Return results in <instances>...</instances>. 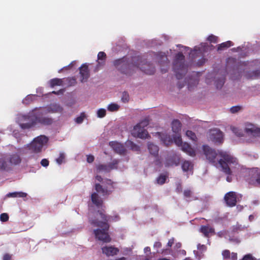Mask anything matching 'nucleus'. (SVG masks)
Segmentation results:
<instances>
[{"label": "nucleus", "mask_w": 260, "mask_h": 260, "mask_svg": "<svg viewBox=\"0 0 260 260\" xmlns=\"http://www.w3.org/2000/svg\"><path fill=\"white\" fill-rule=\"evenodd\" d=\"M62 110V108L57 104H51L43 108H36L27 115L23 116L25 122L20 123V126L23 129H27L38 123L44 125H51L53 123V119L44 116V115L48 113H61Z\"/></svg>", "instance_id": "f257e3e1"}, {"label": "nucleus", "mask_w": 260, "mask_h": 260, "mask_svg": "<svg viewBox=\"0 0 260 260\" xmlns=\"http://www.w3.org/2000/svg\"><path fill=\"white\" fill-rule=\"evenodd\" d=\"M98 214L100 216L102 221L89 218V222L92 225L101 228V229H98L93 231L95 238L105 243L110 242L111 239L108 233L110 226L108 222L113 220V217L106 215L104 210H98Z\"/></svg>", "instance_id": "f03ea898"}, {"label": "nucleus", "mask_w": 260, "mask_h": 260, "mask_svg": "<svg viewBox=\"0 0 260 260\" xmlns=\"http://www.w3.org/2000/svg\"><path fill=\"white\" fill-rule=\"evenodd\" d=\"M187 66L185 64V56L181 52L177 53L173 60V69L178 79H181L187 72Z\"/></svg>", "instance_id": "7ed1b4c3"}, {"label": "nucleus", "mask_w": 260, "mask_h": 260, "mask_svg": "<svg viewBox=\"0 0 260 260\" xmlns=\"http://www.w3.org/2000/svg\"><path fill=\"white\" fill-rule=\"evenodd\" d=\"M219 154L222 157L218 160V163L222 168V171L226 174L230 175L232 171L230 166H236L238 164L237 159L226 152H220Z\"/></svg>", "instance_id": "20e7f679"}, {"label": "nucleus", "mask_w": 260, "mask_h": 260, "mask_svg": "<svg viewBox=\"0 0 260 260\" xmlns=\"http://www.w3.org/2000/svg\"><path fill=\"white\" fill-rule=\"evenodd\" d=\"M134 66L139 68L142 72L148 75H152L155 72L154 66L150 62H147L142 56L133 57Z\"/></svg>", "instance_id": "39448f33"}, {"label": "nucleus", "mask_w": 260, "mask_h": 260, "mask_svg": "<svg viewBox=\"0 0 260 260\" xmlns=\"http://www.w3.org/2000/svg\"><path fill=\"white\" fill-rule=\"evenodd\" d=\"M48 139L45 136H40L34 139L28 146V149L32 152L39 153L42 150L43 146L47 143Z\"/></svg>", "instance_id": "423d86ee"}, {"label": "nucleus", "mask_w": 260, "mask_h": 260, "mask_svg": "<svg viewBox=\"0 0 260 260\" xmlns=\"http://www.w3.org/2000/svg\"><path fill=\"white\" fill-rule=\"evenodd\" d=\"M208 137V139L215 144H220L223 141V133L217 128L210 129Z\"/></svg>", "instance_id": "0eeeda50"}, {"label": "nucleus", "mask_w": 260, "mask_h": 260, "mask_svg": "<svg viewBox=\"0 0 260 260\" xmlns=\"http://www.w3.org/2000/svg\"><path fill=\"white\" fill-rule=\"evenodd\" d=\"M107 184L108 186L103 187L101 184L97 183L95 185V189L96 191L102 194L103 196H108L112 192L114 188L113 187V182L111 181V180H107Z\"/></svg>", "instance_id": "6e6552de"}, {"label": "nucleus", "mask_w": 260, "mask_h": 260, "mask_svg": "<svg viewBox=\"0 0 260 260\" xmlns=\"http://www.w3.org/2000/svg\"><path fill=\"white\" fill-rule=\"evenodd\" d=\"M203 149L206 158L212 164L216 165V157L217 155L216 151L207 145H204Z\"/></svg>", "instance_id": "1a4fd4ad"}, {"label": "nucleus", "mask_w": 260, "mask_h": 260, "mask_svg": "<svg viewBox=\"0 0 260 260\" xmlns=\"http://www.w3.org/2000/svg\"><path fill=\"white\" fill-rule=\"evenodd\" d=\"M132 135L136 138L142 139L147 138L149 136L148 132L138 124L134 126Z\"/></svg>", "instance_id": "9d476101"}, {"label": "nucleus", "mask_w": 260, "mask_h": 260, "mask_svg": "<svg viewBox=\"0 0 260 260\" xmlns=\"http://www.w3.org/2000/svg\"><path fill=\"white\" fill-rule=\"evenodd\" d=\"M114 66L122 73L126 75H130L131 72L128 71L129 65L125 62L124 59H119L114 61Z\"/></svg>", "instance_id": "9b49d317"}, {"label": "nucleus", "mask_w": 260, "mask_h": 260, "mask_svg": "<svg viewBox=\"0 0 260 260\" xmlns=\"http://www.w3.org/2000/svg\"><path fill=\"white\" fill-rule=\"evenodd\" d=\"M224 200L227 206L229 207L235 206L237 203V196L236 192L230 191L226 193L224 197Z\"/></svg>", "instance_id": "f8f14e48"}, {"label": "nucleus", "mask_w": 260, "mask_h": 260, "mask_svg": "<svg viewBox=\"0 0 260 260\" xmlns=\"http://www.w3.org/2000/svg\"><path fill=\"white\" fill-rule=\"evenodd\" d=\"M109 145L117 153L120 155H124L126 153V150L123 144L116 141H111L109 142Z\"/></svg>", "instance_id": "ddd939ff"}, {"label": "nucleus", "mask_w": 260, "mask_h": 260, "mask_svg": "<svg viewBox=\"0 0 260 260\" xmlns=\"http://www.w3.org/2000/svg\"><path fill=\"white\" fill-rule=\"evenodd\" d=\"M80 74L81 76V81L82 82L87 81L89 77V71L88 65L86 63L83 64L79 68Z\"/></svg>", "instance_id": "4468645a"}, {"label": "nucleus", "mask_w": 260, "mask_h": 260, "mask_svg": "<svg viewBox=\"0 0 260 260\" xmlns=\"http://www.w3.org/2000/svg\"><path fill=\"white\" fill-rule=\"evenodd\" d=\"M102 252L107 256L117 255L119 250L118 248L113 246H104L102 248Z\"/></svg>", "instance_id": "2eb2a0df"}, {"label": "nucleus", "mask_w": 260, "mask_h": 260, "mask_svg": "<svg viewBox=\"0 0 260 260\" xmlns=\"http://www.w3.org/2000/svg\"><path fill=\"white\" fill-rule=\"evenodd\" d=\"M7 160L11 166L18 165L21 162V158L17 153H13L9 155Z\"/></svg>", "instance_id": "dca6fc26"}, {"label": "nucleus", "mask_w": 260, "mask_h": 260, "mask_svg": "<svg viewBox=\"0 0 260 260\" xmlns=\"http://www.w3.org/2000/svg\"><path fill=\"white\" fill-rule=\"evenodd\" d=\"M158 62L160 63L161 66H164L166 67H167L166 69L161 68V72L162 73H166L168 70V67L169 66L170 61L167 56L165 54H161L160 56V59L158 61Z\"/></svg>", "instance_id": "f3484780"}, {"label": "nucleus", "mask_w": 260, "mask_h": 260, "mask_svg": "<svg viewBox=\"0 0 260 260\" xmlns=\"http://www.w3.org/2000/svg\"><path fill=\"white\" fill-rule=\"evenodd\" d=\"M106 58L107 55L104 52L101 51L98 53L96 69H98L101 66H103L105 64Z\"/></svg>", "instance_id": "a211bd4d"}, {"label": "nucleus", "mask_w": 260, "mask_h": 260, "mask_svg": "<svg viewBox=\"0 0 260 260\" xmlns=\"http://www.w3.org/2000/svg\"><path fill=\"white\" fill-rule=\"evenodd\" d=\"M181 149L190 156H194L196 152L191 146L187 143H184L181 146Z\"/></svg>", "instance_id": "6ab92c4d"}, {"label": "nucleus", "mask_w": 260, "mask_h": 260, "mask_svg": "<svg viewBox=\"0 0 260 260\" xmlns=\"http://www.w3.org/2000/svg\"><path fill=\"white\" fill-rule=\"evenodd\" d=\"M148 149L149 153L155 157H157L159 151L158 147L151 142L148 143Z\"/></svg>", "instance_id": "aec40b11"}, {"label": "nucleus", "mask_w": 260, "mask_h": 260, "mask_svg": "<svg viewBox=\"0 0 260 260\" xmlns=\"http://www.w3.org/2000/svg\"><path fill=\"white\" fill-rule=\"evenodd\" d=\"M91 200L93 204L98 207L102 206L103 204V200L100 198L96 192H93L91 194Z\"/></svg>", "instance_id": "412c9836"}, {"label": "nucleus", "mask_w": 260, "mask_h": 260, "mask_svg": "<svg viewBox=\"0 0 260 260\" xmlns=\"http://www.w3.org/2000/svg\"><path fill=\"white\" fill-rule=\"evenodd\" d=\"M200 232L203 233L204 236L208 237L210 234L214 233V230L208 225H202L200 228Z\"/></svg>", "instance_id": "4be33fe9"}, {"label": "nucleus", "mask_w": 260, "mask_h": 260, "mask_svg": "<svg viewBox=\"0 0 260 260\" xmlns=\"http://www.w3.org/2000/svg\"><path fill=\"white\" fill-rule=\"evenodd\" d=\"M181 123L178 119L174 120L172 122V128L173 132L178 133L181 131Z\"/></svg>", "instance_id": "5701e85b"}, {"label": "nucleus", "mask_w": 260, "mask_h": 260, "mask_svg": "<svg viewBox=\"0 0 260 260\" xmlns=\"http://www.w3.org/2000/svg\"><path fill=\"white\" fill-rule=\"evenodd\" d=\"M125 145L133 151H139L140 150V147L131 140H127L125 142Z\"/></svg>", "instance_id": "b1692460"}, {"label": "nucleus", "mask_w": 260, "mask_h": 260, "mask_svg": "<svg viewBox=\"0 0 260 260\" xmlns=\"http://www.w3.org/2000/svg\"><path fill=\"white\" fill-rule=\"evenodd\" d=\"M62 79L57 78L52 79L49 81L50 86L52 88L55 86H60L62 84Z\"/></svg>", "instance_id": "393cba45"}, {"label": "nucleus", "mask_w": 260, "mask_h": 260, "mask_svg": "<svg viewBox=\"0 0 260 260\" xmlns=\"http://www.w3.org/2000/svg\"><path fill=\"white\" fill-rule=\"evenodd\" d=\"M260 76V71L256 70L246 74L245 76L248 79H256Z\"/></svg>", "instance_id": "a878e982"}, {"label": "nucleus", "mask_w": 260, "mask_h": 260, "mask_svg": "<svg viewBox=\"0 0 260 260\" xmlns=\"http://www.w3.org/2000/svg\"><path fill=\"white\" fill-rule=\"evenodd\" d=\"M233 45V43L231 41H228L221 43L218 45L217 50H222L224 49L229 48Z\"/></svg>", "instance_id": "bb28decb"}, {"label": "nucleus", "mask_w": 260, "mask_h": 260, "mask_svg": "<svg viewBox=\"0 0 260 260\" xmlns=\"http://www.w3.org/2000/svg\"><path fill=\"white\" fill-rule=\"evenodd\" d=\"M97 172H109V167L106 164H99L96 167Z\"/></svg>", "instance_id": "cd10ccee"}, {"label": "nucleus", "mask_w": 260, "mask_h": 260, "mask_svg": "<svg viewBox=\"0 0 260 260\" xmlns=\"http://www.w3.org/2000/svg\"><path fill=\"white\" fill-rule=\"evenodd\" d=\"M161 140L166 146H168L173 142L172 139L171 138L170 136L168 135H162L161 136Z\"/></svg>", "instance_id": "c85d7f7f"}, {"label": "nucleus", "mask_w": 260, "mask_h": 260, "mask_svg": "<svg viewBox=\"0 0 260 260\" xmlns=\"http://www.w3.org/2000/svg\"><path fill=\"white\" fill-rule=\"evenodd\" d=\"M37 97L36 95H28L23 100V103L25 105H29Z\"/></svg>", "instance_id": "c756f323"}, {"label": "nucleus", "mask_w": 260, "mask_h": 260, "mask_svg": "<svg viewBox=\"0 0 260 260\" xmlns=\"http://www.w3.org/2000/svg\"><path fill=\"white\" fill-rule=\"evenodd\" d=\"M0 169L8 171L11 170V168L5 160L0 159Z\"/></svg>", "instance_id": "7c9ffc66"}, {"label": "nucleus", "mask_w": 260, "mask_h": 260, "mask_svg": "<svg viewBox=\"0 0 260 260\" xmlns=\"http://www.w3.org/2000/svg\"><path fill=\"white\" fill-rule=\"evenodd\" d=\"M119 162V160L114 159L111 162H110L108 165V167H109V172L112 170L117 169Z\"/></svg>", "instance_id": "2f4dec72"}, {"label": "nucleus", "mask_w": 260, "mask_h": 260, "mask_svg": "<svg viewBox=\"0 0 260 260\" xmlns=\"http://www.w3.org/2000/svg\"><path fill=\"white\" fill-rule=\"evenodd\" d=\"M119 107H120L118 104L115 103H111L110 105H109L107 109L110 112H114L118 111L119 109Z\"/></svg>", "instance_id": "473e14b6"}, {"label": "nucleus", "mask_w": 260, "mask_h": 260, "mask_svg": "<svg viewBox=\"0 0 260 260\" xmlns=\"http://www.w3.org/2000/svg\"><path fill=\"white\" fill-rule=\"evenodd\" d=\"M191 167V163L189 161H184L182 164V169L183 171H188Z\"/></svg>", "instance_id": "72a5a7b5"}, {"label": "nucleus", "mask_w": 260, "mask_h": 260, "mask_svg": "<svg viewBox=\"0 0 260 260\" xmlns=\"http://www.w3.org/2000/svg\"><path fill=\"white\" fill-rule=\"evenodd\" d=\"M167 177V176L165 175H160L156 179L157 183L160 185H162L165 183Z\"/></svg>", "instance_id": "f704fd0d"}, {"label": "nucleus", "mask_w": 260, "mask_h": 260, "mask_svg": "<svg viewBox=\"0 0 260 260\" xmlns=\"http://www.w3.org/2000/svg\"><path fill=\"white\" fill-rule=\"evenodd\" d=\"M216 86L217 89H220L224 85L225 82V78L221 77V78L216 81Z\"/></svg>", "instance_id": "c9c22d12"}, {"label": "nucleus", "mask_w": 260, "mask_h": 260, "mask_svg": "<svg viewBox=\"0 0 260 260\" xmlns=\"http://www.w3.org/2000/svg\"><path fill=\"white\" fill-rule=\"evenodd\" d=\"M186 135L187 137L193 141H196L197 140V138L195 133L191 131H187L186 132Z\"/></svg>", "instance_id": "e433bc0d"}, {"label": "nucleus", "mask_w": 260, "mask_h": 260, "mask_svg": "<svg viewBox=\"0 0 260 260\" xmlns=\"http://www.w3.org/2000/svg\"><path fill=\"white\" fill-rule=\"evenodd\" d=\"M165 165L166 167H169L174 165H177V164L175 163V160L173 158H168L166 159Z\"/></svg>", "instance_id": "4c0bfd02"}, {"label": "nucleus", "mask_w": 260, "mask_h": 260, "mask_svg": "<svg viewBox=\"0 0 260 260\" xmlns=\"http://www.w3.org/2000/svg\"><path fill=\"white\" fill-rule=\"evenodd\" d=\"M257 176L255 178V181H253V180H251L249 181V183L252 184L254 186H259L260 185V174H257Z\"/></svg>", "instance_id": "58836bf2"}, {"label": "nucleus", "mask_w": 260, "mask_h": 260, "mask_svg": "<svg viewBox=\"0 0 260 260\" xmlns=\"http://www.w3.org/2000/svg\"><path fill=\"white\" fill-rule=\"evenodd\" d=\"M65 155L63 153H60L58 158L56 159V161L58 165H61L64 162Z\"/></svg>", "instance_id": "ea45409f"}, {"label": "nucleus", "mask_w": 260, "mask_h": 260, "mask_svg": "<svg viewBox=\"0 0 260 260\" xmlns=\"http://www.w3.org/2000/svg\"><path fill=\"white\" fill-rule=\"evenodd\" d=\"M106 114V111L105 109H100L97 112L98 117L99 118H103L105 116Z\"/></svg>", "instance_id": "a19ab883"}, {"label": "nucleus", "mask_w": 260, "mask_h": 260, "mask_svg": "<svg viewBox=\"0 0 260 260\" xmlns=\"http://www.w3.org/2000/svg\"><path fill=\"white\" fill-rule=\"evenodd\" d=\"M121 101L123 103H127L129 101V94L127 92L124 91L121 96Z\"/></svg>", "instance_id": "79ce46f5"}, {"label": "nucleus", "mask_w": 260, "mask_h": 260, "mask_svg": "<svg viewBox=\"0 0 260 260\" xmlns=\"http://www.w3.org/2000/svg\"><path fill=\"white\" fill-rule=\"evenodd\" d=\"M85 117V113H81V115L77 117L75 119V121L77 123H79V124L83 122Z\"/></svg>", "instance_id": "37998d69"}, {"label": "nucleus", "mask_w": 260, "mask_h": 260, "mask_svg": "<svg viewBox=\"0 0 260 260\" xmlns=\"http://www.w3.org/2000/svg\"><path fill=\"white\" fill-rule=\"evenodd\" d=\"M232 132L235 134L238 137H241L243 136L242 132L238 128L233 127L232 128Z\"/></svg>", "instance_id": "c03bdc74"}, {"label": "nucleus", "mask_w": 260, "mask_h": 260, "mask_svg": "<svg viewBox=\"0 0 260 260\" xmlns=\"http://www.w3.org/2000/svg\"><path fill=\"white\" fill-rule=\"evenodd\" d=\"M217 40H218L217 37H216L213 35H210L207 38V40L208 41H209L211 43H216L217 42Z\"/></svg>", "instance_id": "a18cd8bd"}, {"label": "nucleus", "mask_w": 260, "mask_h": 260, "mask_svg": "<svg viewBox=\"0 0 260 260\" xmlns=\"http://www.w3.org/2000/svg\"><path fill=\"white\" fill-rule=\"evenodd\" d=\"M0 220L2 222H6L9 220V215L7 213H4L0 215Z\"/></svg>", "instance_id": "49530a36"}, {"label": "nucleus", "mask_w": 260, "mask_h": 260, "mask_svg": "<svg viewBox=\"0 0 260 260\" xmlns=\"http://www.w3.org/2000/svg\"><path fill=\"white\" fill-rule=\"evenodd\" d=\"M174 142L175 144L178 146H182L183 143H182V139L180 136H177L174 138Z\"/></svg>", "instance_id": "de8ad7c7"}, {"label": "nucleus", "mask_w": 260, "mask_h": 260, "mask_svg": "<svg viewBox=\"0 0 260 260\" xmlns=\"http://www.w3.org/2000/svg\"><path fill=\"white\" fill-rule=\"evenodd\" d=\"M192 192L190 189H185L184 190L183 194L186 198H190L192 197Z\"/></svg>", "instance_id": "09e8293b"}, {"label": "nucleus", "mask_w": 260, "mask_h": 260, "mask_svg": "<svg viewBox=\"0 0 260 260\" xmlns=\"http://www.w3.org/2000/svg\"><path fill=\"white\" fill-rule=\"evenodd\" d=\"M138 124L141 126L142 127L144 128L149 124V120L148 119L145 118Z\"/></svg>", "instance_id": "8fccbe9b"}, {"label": "nucleus", "mask_w": 260, "mask_h": 260, "mask_svg": "<svg viewBox=\"0 0 260 260\" xmlns=\"http://www.w3.org/2000/svg\"><path fill=\"white\" fill-rule=\"evenodd\" d=\"M222 255L224 258H229L230 257L231 253L229 250H224L222 252Z\"/></svg>", "instance_id": "3c124183"}, {"label": "nucleus", "mask_w": 260, "mask_h": 260, "mask_svg": "<svg viewBox=\"0 0 260 260\" xmlns=\"http://www.w3.org/2000/svg\"><path fill=\"white\" fill-rule=\"evenodd\" d=\"M241 107L240 106H233L231 108L230 111L232 113H235L238 112L240 110Z\"/></svg>", "instance_id": "603ef678"}, {"label": "nucleus", "mask_w": 260, "mask_h": 260, "mask_svg": "<svg viewBox=\"0 0 260 260\" xmlns=\"http://www.w3.org/2000/svg\"><path fill=\"white\" fill-rule=\"evenodd\" d=\"M49 163V160L45 158L42 159V160L41 161V165L45 167L48 166Z\"/></svg>", "instance_id": "864d4df0"}, {"label": "nucleus", "mask_w": 260, "mask_h": 260, "mask_svg": "<svg viewBox=\"0 0 260 260\" xmlns=\"http://www.w3.org/2000/svg\"><path fill=\"white\" fill-rule=\"evenodd\" d=\"M94 160V157L92 155H87V161L88 163H92Z\"/></svg>", "instance_id": "5fc2aeb1"}, {"label": "nucleus", "mask_w": 260, "mask_h": 260, "mask_svg": "<svg viewBox=\"0 0 260 260\" xmlns=\"http://www.w3.org/2000/svg\"><path fill=\"white\" fill-rule=\"evenodd\" d=\"M242 260H253L252 255L250 254L244 256Z\"/></svg>", "instance_id": "6e6d98bb"}, {"label": "nucleus", "mask_w": 260, "mask_h": 260, "mask_svg": "<svg viewBox=\"0 0 260 260\" xmlns=\"http://www.w3.org/2000/svg\"><path fill=\"white\" fill-rule=\"evenodd\" d=\"M70 85H74L76 83V80L74 77H72L69 79V81Z\"/></svg>", "instance_id": "4d7b16f0"}, {"label": "nucleus", "mask_w": 260, "mask_h": 260, "mask_svg": "<svg viewBox=\"0 0 260 260\" xmlns=\"http://www.w3.org/2000/svg\"><path fill=\"white\" fill-rule=\"evenodd\" d=\"M18 192H14L9 193L8 194V196L9 197L17 198V197H18Z\"/></svg>", "instance_id": "13d9d810"}, {"label": "nucleus", "mask_w": 260, "mask_h": 260, "mask_svg": "<svg viewBox=\"0 0 260 260\" xmlns=\"http://www.w3.org/2000/svg\"><path fill=\"white\" fill-rule=\"evenodd\" d=\"M11 255L8 253H6L4 255L3 260H11Z\"/></svg>", "instance_id": "bf43d9fd"}, {"label": "nucleus", "mask_w": 260, "mask_h": 260, "mask_svg": "<svg viewBox=\"0 0 260 260\" xmlns=\"http://www.w3.org/2000/svg\"><path fill=\"white\" fill-rule=\"evenodd\" d=\"M198 249L199 250L204 251L206 249V247L204 245H201V244H199L198 245Z\"/></svg>", "instance_id": "052dcab7"}, {"label": "nucleus", "mask_w": 260, "mask_h": 260, "mask_svg": "<svg viewBox=\"0 0 260 260\" xmlns=\"http://www.w3.org/2000/svg\"><path fill=\"white\" fill-rule=\"evenodd\" d=\"M154 162H155V165L159 166L160 167L161 166V161L158 157H157L156 158Z\"/></svg>", "instance_id": "680f3d73"}, {"label": "nucleus", "mask_w": 260, "mask_h": 260, "mask_svg": "<svg viewBox=\"0 0 260 260\" xmlns=\"http://www.w3.org/2000/svg\"><path fill=\"white\" fill-rule=\"evenodd\" d=\"M174 239L173 238L170 239L167 244L168 246L171 247L172 245L174 244Z\"/></svg>", "instance_id": "e2e57ef3"}, {"label": "nucleus", "mask_w": 260, "mask_h": 260, "mask_svg": "<svg viewBox=\"0 0 260 260\" xmlns=\"http://www.w3.org/2000/svg\"><path fill=\"white\" fill-rule=\"evenodd\" d=\"M76 61H72L69 66L64 67V69H66V70H68V69H71L73 66H74L75 64H76Z\"/></svg>", "instance_id": "0e129e2a"}, {"label": "nucleus", "mask_w": 260, "mask_h": 260, "mask_svg": "<svg viewBox=\"0 0 260 260\" xmlns=\"http://www.w3.org/2000/svg\"><path fill=\"white\" fill-rule=\"evenodd\" d=\"M27 196V193L23 192H18V197L24 198Z\"/></svg>", "instance_id": "69168bd1"}, {"label": "nucleus", "mask_w": 260, "mask_h": 260, "mask_svg": "<svg viewBox=\"0 0 260 260\" xmlns=\"http://www.w3.org/2000/svg\"><path fill=\"white\" fill-rule=\"evenodd\" d=\"M237 258V253H232L231 254V258L233 259V260H235Z\"/></svg>", "instance_id": "338daca9"}, {"label": "nucleus", "mask_w": 260, "mask_h": 260, "mask_svg": "<svg viewBox=\"0 0 260 260\" xmlns=\"http://www.w3.org/2000/svg\"><path fill=\"white\" fill-rule=\"evenodd\" d=\"M154 246L157 248H160L161 247V243L159 242H156L154 244Z\"/></svg>", "instance_id": "774afa93"}]
</instances>
